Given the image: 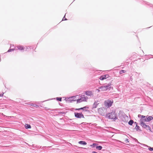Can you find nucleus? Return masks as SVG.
<instances>
[{
	"label": "nucleus",
	"mask_w": 153,
	"mask_h": 153,
	"mask_svg": "<svg viewBox=\"0 0 153 153\" xmlns=\"http://www.w3.org/2000/svg\"><path fill=\"white\" fill-rule=\"evenodd\" d=\"M85 108V107H84L83 108H79L76 109V110H80V109H83L84 108Z\"/></svg>",
	"instance_id": "nucleus-22"
},
{
	"label": "nucleus",
	"mask_w": 153,
	"mask_h": 153,
	"mask_svg": "<svg viewBox=\"0 0 153 153\" xmlns=\"http://www.w3.org/2000/svg\"><path fill=\"white\" fill-rule=\"evenodd\" d=\"M147 117V120L148 122H149L152 120L153 119V117L151 116H149L148 117Z\"/></svg>",
	"instance_id": "nucleus-12"
},
{
	"label": "nucleus",
	"mask_w": 153,
	"mask_h": 153,
	"mask_svg": "<svg viewBox=\"0 0 153 153\" xmlns=\"http://www.w3.org/2000/svg\"><path fill=\"white\" fill-rule=\"evenodd\" d=\"M18 49L22 51L25 48L22 46H19L17 47Z\"/></svg>",
	"instance_id": "nucleus-13"
},
{
	"label": "nucleus",
	"mask_w": 153,
	"mask_h": 153,
	"mask_svg": "<svg viewBox=\"0 0 153 153\" xmlns=\"http://www.w3.org/2000/svg\"><path fill=\"white\" fill-rule=\"evenodd\" d=\"M75 117L77 118H84V116L82 113H75Z\"/></svg>",
	"instance_id": "nucleus-7"
},
{
	"label": "nucleus",
	"mask_w": 153,
	"mask_h": 153,
	"mask_svg": "<svg viewBox=\"0 0 153 153\" xmlns=\"http://www.w3.org/2000/svg\"><path fill=\"white\" fill-rule=\"evenodd\" d=\"M3 94H1L0 95V96H1V97H2L3 96Z\"/></svg>",
	"instance_id": "nucleus-26"
},
{
	"label": "nucleus",
	"mask_w": 153,
	"mask_h": 153,
	"mask_svg": "<svg viewBox=\"0 0 153 153\" xmlns=\"http://www.w3.org/2000/svg\"><path fill=\"white\" fill-rule=\"evenodd\" d=\"M106 109L104 107L100 108L98 109V113L102 115H103L106 112Z\"/></svg>",
	"instance_id": "nucleus-6"
},
{
	"label": "nucleus",
	"mask_w": 153,
	"mask_h": 153,
	"mask_svg": "<svg viewBox=\"0 0 153 153\" xmlns=\"http://www.w3.org/2000/svg\"><path fill=\"white\" fill-rule=\"evenodd\" d=\"M133 122V120H131L128 122V123L129 125H132Z\"/></svg>",
	"instance_id": "nucleus-17"
},
{
	"label": "nucleus",
	"mask_w": 153,
	"mask_h": 153,
	"mask_svg": "<svg viewBox=\"0 0 153 153\" xmlns=\"http://www.w3.org/2000/svg\"><path fill=\"white\" fill-rule=\"evenodd\" d=\"M109 77V75L108 74L104 75L101 76L100 78V80H102L104 79H106L108 78Z\"/></svg>",
	"instance_id": "nucleus-8"
},
{
	"label": "nucleus",
	"mask_w": 153,
	"mask_h": 153,
	"mask_svg": "<svg viewBox=\"0 0 153 153\" xmlns=\"http://www.w3.org/2000/svg\"><path fill=\"white\" fill-rule=\"evenodd\" d=\"M92 153H97L95 151H93V152H92Z\"/></svg>",
	"instance_id": "nucleus-25"
},
{
	"label": "nucleus",
	"mask_w": 153,
	"mask_h": 153,
	"mask_svg": "<svg viewBox=\"0 0 153 153\" xmlns=\"http://www.w3.org/2000/svg\"><path fill=\"white\" fill-rule=\"evenodd\" d=\"M85 93L86 95L88 96H90L93 95L92 92L91 91H85Z\"/></svg>",
	"instance_id": "nucleus-10"
},
{
	"label": "nucleus",
	"mask_w": 153,
	"mask_h": 153,
	"mask_svg": "<svg viewBox=\"0 0 153 153\" xmlns=\"http://www.w3.org/2000/svg\"><path fill=\"white\" fill-rule=\"evenodd\" d=\"M96 145V144L95 143H93L92 145H91V146H93V147H94V146Z\"/></svg>",
	"instance_id": "nucleus-23"
},
{
	"label": "nucleus",
	"mask_w": 153,
	"mask_h": 153,
	"mask_svg": "<svg viewBox=\"0 0 153 153\" xmlns=\"http://www.w3.org/2000/svg\"><path fill=\"white\" fill-rule=\"evenodd\" d=\"M126 142H128L129 141H128V139H126Z\"/></svg>",
	"instance_id": "nucleus-24"
},
{
	"label": "nucleus",
	"mask_w": 153,
	"mask_h": 153,
	"mask_svg": "<svg viewBox=\"0 0 153 153\" xmlns=\"http://www.w3.org/2000/svg\"><path fill=\"white\" fill-rule=\"evenodd\" d=\"M30 105L33 106L34 107H36V108H38L39 107V106L38 105L35 104H33V103H31L30 104Z\"/></svg>",
	"instance_id": "nucleus-15"
},
{
	"label": "nucleus",
	"mask_w": 153,
	"mask_h": 153,
	"mask_svg": "<svg viewBox=\"0 0 153 153\" xmlns=\"http://www.w3.org/2000/svg\"><path fill=\"white\" fill-rule=\"evenodd\" d=\"M141 118L140 120V124L141 126L145 128H150L149 126L148 125H146L145 123V122H148L147 120V117H146L145 116L143 115H141Z\"/></svg>",
	"instance_id": "nucleus-1"
},
{
	"label": "nucleus",
	"mask_w": 153,
	"mask_h": 153,
	"mask_svg": "<svg viewBox=\"0 0 153 153\" xmlns=\"http://www.w3.org/2000/svg\"><path fill=\"white\" fill-rule=\"evenodd\" d=\"M78 143L80 144H82L84 145H85L87 144V143L84 141H80L78 142Z\"/></svg>",
	"instance_id": "nucleus-11"
},
{
	"label": "nucleus",
	"mask_w": 153,
	"mask_h": 153,
	"mask_svg": "<svg viewBox=\"0 0 153 153\" xmlns=\"http://www.w3.org/2000/svg\"><path fill=\"white\" fill-rule=\"evenodd\" d=\"M56 100L59 101H62V98L61 97H56Z\"/></svg>",
	"instance_id": "nucleus-18"
},
{
	"label": "nucleus",
	"mask_w": 153,
	"mask_h": 153,
	"mask_svg": "<svg viewBox=\"0 0 153 153\" xmlns=\"http://www.w3.org/2000/svg\"><path fill=\"white\" fill-rule=\"evenodd\" d=\"M98 104H99V103L97 104L96 103H95L94 104V108H96L97 107V105Z\"/></svg>",
	"instance_id": "nucleus-20"
},
{
	"label": "nucleus",
	"mask_w": 153,
	"mask_h": 153,
	"mask_svg": "<svg viewBox=\"0 0 153 153\" xmlns=\"http://www.w3.org/2000/svg\"><path fill=\"white\" fill-rule=\"evenodd\" d=\"M113 103V100H107L105 101L104 102L105 106L107 108H108L110 107Z\"/></svg>",
	"instance_id": "nucleus-4"
},
{
	"label": "nucleus",
	"mask_w": 153,
	"mask_h": 153,
	"mask_svg": "<svg viewBox=\"0 0 153 153\" xmlns=\"http://www.w3.org/2000/svg\"><path fill=\"white\" fill-rule=\"evenodd\" d=\"M10 51H11L10 50H9L8 51V52H10Z\"/></svg>",
	"instance_id": "nucleus-27"
},
{
	"label": "nucleus",
	"mask_w": 153,
	"mask_h": 153,
	"mask_svg": "<svg viewBox=\"0 0 153 153\" xmlns=\"http://www.w3.org/2000/svg\"><path fill=\"white\" fill-rule=\"evenodd\" d=\"M79 98L78 95H76V96H73L71 98L70 100L71 101H75L78 99L77 98Z\"/></svg>",
	"instance_id": "nucleus-9"
},
{
	"label": "nucleus",
	"mask_w": 153,
	"mask_h": 153,
	"mask_svg": "<svg viewBox=\"0 0 153 153\" xmlns=\"http://www.w3.org/2000/svg\"><path fill=\"white\" fill-rule=\"evenodd\" d=\"M111 85V83H109L106 86H101L99 88L100 91H104L107 90L108 89L110 90L111 88L110 86Z\"/></svg>",
	"instance_id": "nucleus-2"
},
{
	"label": "nucleus",
	"mask_w": 153,
	"mask_h": 153,
	"mask_svg": "<svg viewBox=\"0 0 153 153\" xmlns=\"http://www.w3.org/2000/svg\"><path fill=\"white\" fill-rule=\"evenodd\" d=\"M107 116L108 118L110 119L114 120L117 119L115 112H112L107 114Z\"/></svg>",
	"instance_id": "nucleus-3"
},
{
	"label": "nucleus",
	"mask_w": 153,
	"mask_h": 153,
	"mask_svg": "<svg viewBox=\"0 0 153 153\" xmlns=\"http://www.w3.org/2000/svg\"><path fill=\"white\" fill-rule=\"evenodd\" d=\"M126 72V71L124 70H122L120 71V74H122L123 73H125Z\"/></svg>",
	"instance_id": "nucleus-19"
},
{
	"label": "nucleus",
	"mask_w": 153,
	"mask_h": 153,
	"mask_svg": "<svg viewBox=\"0 0 153 153\" xmlns=\"http://www.w3.org/2000/svg\"><path fill=\"white\" fill-rule=\"evenodd\" d=\"M25 127L26 128H31V126L30 125L28 124H25Z\"/></svg>",
	"instance_id": "nucleus-14"
},
{
	"label": "nucleus",
	"mask_w": 153,
	"mask_h": 153,
	"mask_svg": "<svg viewBox=\"0 0 153 153\" xmlns=\"http://www.w3.org/2000/svg\"><path fill=\"white\" fill-rule=\"evenodd\" d=\"M88 97H85L84 95H82L80 96V98L79 99L77 100V103H79L82 102H86Z\"/></svg>",
	"instance_id": "nucleus-5"
},
{
	"label": "nucleus",
	"mask_w": 153,
	"mask_h": 153,
	"mask_svg": "<svg viewBox=\"0 0 153 153\" xmlns=\"http://www.w3.org/2000/svg\"><path fill=\"white\" fill-rule=\"evenodd\" d=\"M148 149H149V150L150 151H153V148H151V147H150Z\"/></svg>",
	"instance_id": "nucleus-21"
},
{
	"label": "nucleus",
	"mask_w": 153,
	"mask_h": 153,
	"mask_svg": "<svg viewBox=\"0 0 153 153\" xmlns=\"http://www.w3.org/2000/svg\"><path fill=\"white\" fill-rule=\"evenodd\" d=\"M96 148L97 149L99 150H101L102 148V147L101 146H97L96 147Z\"/></svg>",
	"instance_id": "nucleus-16"
}]
</instances>
